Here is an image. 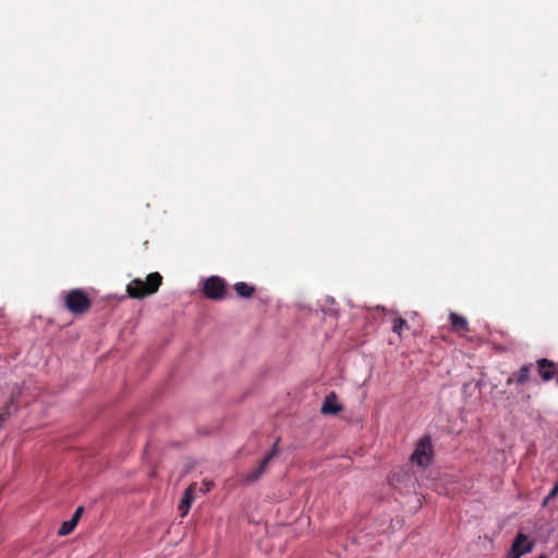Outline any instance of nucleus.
I'll return each instance as SVG.
<instances>
[{
    "label": "nucleus",
    "mask_w": 558,
    "mask_h": 558,
    "mask_svg": "<svg viewBox=\"0 0 558 558\" xmlns=\"http://www.w3.org/2000/svg\"><path fill=\"white\" fill-rule=\"evenodd\" d=\"M323 414H338L342 411V407L338 403V397L335 392H330L324 400L322 409Z\"/></svg>",
    "instance_id": "obj_9"
},
{
    "label": "nucleus",
    "mask_w": 558,
    "mask_h": 558,
    "mask_svg": "<svg viewBox=\"0 0 558 558\" xmlns=\"http://www.w3.org/2000/svg\"><path fill=\"white\" fill-rule=\"evenodd\" d=\"M537 558H547V557H546L545 555H542V556H539V557H537Z\"/></svg>",
    "instance_id": "obj_18"
},
{
    "label": "nucleus",
    "mask_w": 558,
    "mask_h": 558,
    "mask_svg": "<svg viewBox=\"0 0 558 558\" xmlns=\"http://www.w3.org/2000/svg\"><path fill=\"white\" fill-rule=\"evenodd\" d=\"M17 411L16 401L13 396L4 403L0 410V428Z\"/></svg>",
    "instance_id": "obj_11"
},
{
    "label": "nucleus",
    "mask_w": 558,
    "mask_h": 558,
    "mask_svg": "<svg viewBox=\"0 0 558 558\" xmlns=\"http://www.w3.org/2000/svg\"><path fill=\"white\" fill-rule=\"evenodd\" d=\"M279 438L276 439L271 450L263 458L258 466L243 477V482L247 485L255 483L264 474L269 462L278 454Z\"/></svg>",
    "instance_id": "obj_5"
},
{
    "label": "nucleus",
    "mask_w": 558,
    "mask_h": 558,
    "mask_svg": "<svg viewBox=\"0 0 558 558\" xmlns=\"http://www.w3.org/2000/svg\"><path fill=\"white\" fill-rule=\"evenodd\" d=\"M83 511H84V508H83V507H78V508L75 510V512H74V514H73V517H72V519H71V521H74L75 525H77V523H78V521H80V519H81V517H82Z\"/></svg>",
    "instance_id": "obj_16"
},
{
    "label": "nucleus",
    "mask_w": 558,
    "mask_h": 558,
    "mask_svg": "<svg viewBox=\"0 0 558 558\" xmlns=\"http://www.w3.org/2000/svg\"><path fill=\"white\" fill-rule=\"evenodd\" d=\"M530 372H531V365L521 366V368L518 372L513 373L507 379V384L510 385L514 381L518 385H524L529 380Z\"/></svg>",
    "instance_id": "obj_12"
},
{
    "label": "nucleus",
    "mask_w": 558,
    "mask_h": 558,
    "mask_svg": "<svg viewBox=\"0 0 558 558\" xmlns=\"http://www.w3.org/2000/svg\"><path fill=\"white\" fill-rule=\"evenodd\" d=\"M433 452L432 439L426 435L418 440L411 460L418 466L425 468L430 463Z\"/></svg>",
    "instance_id": "obj_3"
},
{
    "label": "nucleus",
    "mask_w": 558,
    "mask_h": 558,
    "mask_svg": "<svg viewBox=\"0 0 558 558\" xmlns=\"http://www.w3.org/2000/svg\"><path fill=\"white\" fill-rule=\"evenodd\" d=\"M408 323L402 317H396L392 320V332L397 333L398 336L402 335V331L404 328H408Z\"/></svg>",
    "instance_id": "obj_14"
},
{
    "label": "nucleus",
    "mask_w": 558,
    "mask_h": 558,
    "mask_svg": "<svg viewBox=\"0 0 558 558\" xmlns=\"http://www.w3.org/2000/svg\"><path fill=\"white\" fill-rule=\"evenodd\" d=\"M211 487H213V484L210 482L204 481L202 484V487H201V492L203 494H205V493L209 492L211 489Z\"/></svg>",
    "instance_id": "obj_17"
},
{
    "label": "nucleus",
    "mask_w": 558,
    "mask_h": 558,
    "mask_svg": "<svg viewBox=\"0 0 558 558\" xmlns=\"http://www.w3.org/2000/svg\"><path fill=\"white\" fill-rule=\"evenodd\" d=\"M66 310L73 315H84L92 307V300L86 292L81 289L69 291L64 299Z\"/></svg>",
    "instance_id": "obj_2"
},
{
    "label": "nucleus",
    "mask_w": 558,
    "mask_h": 558,
    "mask_svg": "<svg viewBox=\"0 0 558 558\" xmlns=\"http://www.w3.org/2000/svg\"><path fill=\"white\" fill-rule=\"evenodd\" d=\"M538 373L544 381H549L555 377L556 364L547 359H539L537 361Z\"/></svg>",
    "instance_id": "obj_8"
},
{
    "label": "nucleus",
    "mask_w": 558,
    "mask_h": 558,
    "mask_svg": "<svg viewBox=\"0 0 558 558\" xmlns=\"http://www.w3.org/2000/svg\"><path fill=\"white\" fill-rule=\"evenodd\" d=\"M234 290L240 298L244 299L251 298L255 292V288L253 286L242 281L234 284Z\"/></svg>",
    "instance_id": "obj_13"
},
{
    "label": "nucleus",
    "mask_w": 558,
    "mask_h": 558,
    "mask_svg": "<svg viewBox=\"0 0 558 558\" xmlns=\"http://www.w3.org/2000/svg\"><path fill=\"white\" fill-rule=\"evenodd\" d=\"M162 283V276L159 272H151L146 277V280L140 278L133 279L126 286V292L132 299H144L155 294Z\"/></svg>",
    "instance_id": "obj_1"
},
{
    "label": "nucleus",
    "mask_w": 558,
    "mask_h": 558,
    "mask_svg": "<svg viewBox=\"0 0 558 558\" xmlns=\"http://www.w3.org/2000/svg\"><path fill=\"white\" fill-rule=\"evenodd\" d=\"M195 489H196V484L193 483L184 490L183 497L179 505V510L181 511L182 517L186 515L191 508V505L194 500Z\"/></svg>",
    "instance_id": "obj_10"
},
{
    "label": "nucleus",
    "mask_w": 558,
    "mask_h": 558,
    "mask_svg": "<svg viewBox=\"0 0 558 558\" xmlns=\"http://www.w3.org/2000/svg\"><path fill=\"white\" fill-rule=\"evenodd\" d=\"M533 548L534 543L529 539V536L523 533H518L506 558H521L523 555L531 553Z\"/></svg>",
    "instance_id": "obj_6"
},
{
    "label": "nucleus",
    "mask_w": 558,
    "mask_h": 558,
    "mask_svg": "<svg viewBox=\"0 0 558 558\" xmlns=\"http://www.w3.org/2000/svg\"><path fill=\"white\" fill-rule=\"evenodd\" d=\"M449 322H450L451 330L453 332L459 333V335H464L465 332L469 331V323L464 316L452 312L449 315Z\"/></svg>",
    "instance_id": "obj_7"
},
{
    "label": "nucleus",
    "mask_w": 558,
    "mask_h": 558,
    "mask_svg": "<svg viewBox=\"0 0 558 558\" xmlns=\"http://www.w3.org/2000/svg\"><path fill=\"white\" fill-rule=\"evenodd\" d=\"M76 527L74 521H65L62 523V525L60 526L59 531H58V534L60 536H65V535H69L70 533L73 532V530Z\"/></svg>",
    "instance_id": "obj_15"
},
{
    "label": "nucleus",
    "mask_w": 558,
    "mask_h": 558,
    "mask_svg": "<svg viewBox=\"0 0 558 558\" xmlns=\"http://www.w3.org/2000/svg\"><path fill=\"white\" fill-rule=\"evenodd\" d=\"M203 292L210 300H222L227 293V283L220 277H209L204 282Z\"/></svg>",
    "instance_id": "obj_4"
}]
</instances>
